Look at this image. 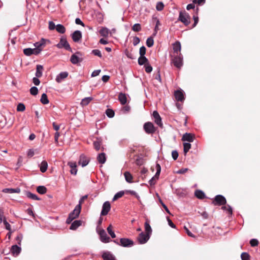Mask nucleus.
<instances>
[{"instance_id":"69168bd1","label":"nucleus","mask_w":260,"mask_h":260,"mask_svg":"<svg viewBox=\"0 0 260 260\" xmlns=\"http://www.w3.org/2000/svg\"><path fill=\"white\" fill-rule=\"evenodd\" d=\"M55 23L52 21H49V29L50 30H53L56 28Z\"/></svg>"},{"instance_id":"774afa93","label":"nucleus","mask_w":260,"mask_h":260,"mask_svg":"<svg viewBox=\"0 0 260 260\" xmlns=\"http://www.w3.org/2000/svg\"><path fill=\"white\" fill-rule=\"evenodd\" d=\"M193 19L194 20V23L192 25V28L194 27L197 25V24H198V21H199V18L197 16H193Z\"/></svg>"},{"instance_id":"a18cd8bd","label":"nucleus","mask_w":260,"mask_h":260,"mask_svg":"<svg viewBox=\"0 0 260 260\" xmlns=\"http://www.w3.org/2000/svg\"><path fill=\"white\" fill-rule=\"evenodd\" d=\"M164 5L162 2H158L156 6V9L157 11H160L164 9Z\"/></svg>"},{"instance_id":"4d7b16f0","label":"nucleus","mask_w":260,"mask_h":260,"mask_svg":"<svg viewBox=\"0 0 260 260\" xmlns=\"http://www.w3.org/2000/svg\"><path fill=\"white\" fill-rule=\"evenodd\" d=\"M146 72L149 73L152 71V67L148 63L145 65Z\"/></svg>"},{"instance_id":"473e14b6","label":"nucleus","mask_w":260,"mask_h":260,"mask_svg":"<svg viewBox=\"0 0 260 260\" xmlns=\"http://www.w3.org/2000/svg\"><path fill=\"white\" fill-rule=\"evenodd\" d=\"M70 60L73 64H77L80 61H81L79 57L77 56L76 54H73L71 56Z\"/></svg>"},{"instance_id":"09e8293b","label":"nucleus","mask_w":260,"mask_h":260,"mask_svg":"<svg viewBox=\"0 0 260 260\" xmlns=\"http://www.w3.org/2000/svg\"><path fill=\"white\" fill-rule=\"evenodd\" d=\"M101 145V142L99 141H96L93 142V146L95 149L99 151L100 149Z\"/></svg>"},{"instance_id":"f257e3e1","label":"nucleus","mask_w":260,"mask_h":260,"mask_svg":"<svg viewBox=\"0 0 260 260\" xmlns=\"http://www.w3.org/2000/svg\"><path fill=\"white\" fill-rule=\"evenodd\" d=\"M178 20L182 22L185 26H187L190 23V16L186 11H181L179 13Z\"/></svg>"},{"instance_id":"bf43d9fd","label":"nucleus","mask_w":260,"mask_h":260,"mask_svg":"<svg viewBox=\"0 0 260 260\" xmlns=\"http://www.w3.org/2000/svg\"><path fill=\"white\" fill-rule=\"evenodd\" d=\"M88 198V195H85L83 196L79 202V204L78 205H80L81 207L82 204L84 203V201Z\"/></svg>"},{"instance_id":"ddd939ff","label":"nucleus","mask_w":260,"mask_h":260,"mask_svg":"<svg viewBox=\"0 0 260 260\" xmlns=\"http://www.w3.org/2000/svg\"><path fill=\"white\" fill-rule=\"evenodd\" d=\"M82 33L80 30L75 31L72 35V38L74 42H78L82 38Z\"/></svg>"},{"instance_id":"f3484780","label":"nucleus","mask_w":260,"mask_h":260,"mask_svg":"<svg viewBox=\"0 0 260 260\" xmlns=\"http://www.w3.org/2000/svg\"><path fill=\"white\" fill-rule=\"evenodd\" d=\"M69 73L67 72H61L56 76L55 80L57 83H60L63 80L66 79Z\"/></svg>"},{"instance_id":"412c9836","label":"nucleus","mask_w":260,"mask_h":260,"mask_svg":"<svg viewBox=\"0 0 260 260\" xmlns=\"http://www.w3.org/2000/svg\"><path fill=\"white\" fill-rule=\"evenodd\" d=\"M118 100L121 104L125 105L127 102V98L125 94L120 92L118 95Z\"/></svg>"},{"instance_id":"b1692460","label":"nucleus","mask_w":260,"mask_h":260,"mask_svg":"<svg viewBox=\"0 0 260 260\" xmlns=\"http://www.w3.org/2000/svg\"><path fill=\"white\" fill-rule=\"evenodd\" d=\"M138 61L140 66L148 63V60L145 56H140L138 58Z\"/></svg>"},{"instance_id":"6e6d98bb","label":"nucleus","mask_w":260,"mask_h":260,"mask_svg":"<svg viewBox=\"0 0 260 260\" xmlns=\"http://www.w3.org/2000/svg\"><path fill=\"white\" fill-rule=\"evenodd\" d=\"M250 244L252 247H255L257 246L258 241L257 239H252L250 241Z\"/></svg>"},{"instance_id":"393cba45","label":"nucleus","mask_w":260,"mask_h":260,"mask_svg":"<svg viewBox=\"0 0 260 260\" xmlns=\"http://www.w3.org/2000/svg\"><path fill=\"white\" fill-rule=\"evenodd\" d=\"M82 224V221L81 220H75L71 224L70 226V229L72 230H76L79 226H80Z\"/></svg>"},{"instance_id":"6e6552de","label":"nucleus","mask_w":260,"mask_h":260,"mask_svg":"<svg viewBox=\"0 0 260 260\" xmlns=\"http://www.w3.org/2000/svg\"><path fill=\"white\" fill-rule=\"evenodd\" d=\"M133 240L128 238H121L119 245L123 247H131L134 245Z\"/></svg>"},{"instance_id":"0eeeda50","label":"nucleus","mask_w":260,"mask_h":260,"mask_svg":"<svg viewBox=\"0 0 260 260\" xmlns=\"http://www.w3.org/2000/svg\"><path fill=\"white\" fill-rule=\"evenodd\" d=\"M156 173L155 176L152 178V179L150 180V184L151 185L155 184L156 180L158 179L159 176L160 175V173L161 171V167L159 164H157L156 165Z\"/></svg>"},{"instance_id":"423d86ee","label":"nucleus","mask_w":260,"mask_h":260,"mask_svg":"<svg viewBox=\"0 0 260 260\" xmlns=\"http://www.w3.org/2000/svg\"><path fill=\"white\" fill-rule=\"evenodd\" d=\"M148 234H146L143 232L141 233L137 237V240L139 244H143L146 243L150 238Z\"/></svg>"},{"instance_id":"37998d69","label":"nucleus","mask_w":260,"mask_h":260,"mask_svg":"<svg viewBox=\"0 0 260 260\" xmlns=\"http://www.w3.org/2000/svg\"><path fill=\"white\" fill-rule=\"evenodd\" d=\"M154 44V40L152 37L148 38L146 40V45L148 47H152Z\"/></svg>"},{"instance_id":"3c124183","label":"nucleus","mask_w":260,"mask_h":260,"mask_svg":"<svg viewBox=\"0 0 260 260\" xmlns=\"http://www.w3.org/2000/svg\"><path fill=\"white\" fill-rule=\"evenodd\" d=\"M25 107L23 104L19 103L17 107V110L20 112H23L25 110Z\"/></svg>"},{"instance_id":"a878e982","label":"nucleus","mask_w":260,"mask_h":260,"mask_svg":"<svg viewBox=\"0 0 260 260\" xmlns=\"http://www.w3.org/2000/svg\"><path fill=\"white\" fill-rule=\"evenodd\" d=\"M144 226H145V231L146 232L145 234H148V235H149L150 236V235L152 234V231L151 228L149 223H148V222L147 221L145 222Z\"/></svg>"},{"instance_id":"7ed1b4c3","label":"nucleus","mask_w":260,"mask_h":260,"mask_svg":"<svg viewBox=\"0 0 260 260\" xmlns=\"http://www.w3.org/2000/svg\"><path fill=\"white\" fill-rule=\"evenodd\" d=\"M56 47L59 49L64 48L67 50L70 51L71 52L72 51L70 45L68 42L66 38H61L59 42L56 45Z\"/></svg>"},{"instance_id":"72a5a7b5","label":"nucleus","mask_w":260,"mask_h":260,"mask_svg":"<svg viewBox=\"0 0 260 260\" xmlns=\"http://www.w3.org/2000/svg\"><path fill=\"white\" fill-rule=\"evenodd\" d=\"M45 40L43 39L41 40L40 42H36L34 45L37 48H42V50L43 49V48L45 46Z\"/></svg>"},{"instance_id":"4468645a","label":"nucleus","mask_w":260,"mask_h":260,"mask_svg":"<svg viewBox=\"0 0 260 260\" xmlns=\"http://www.w3.org/2000/svg\"><path fill=\"white\" fill-rule=\"evenodd\" d=\"M89 159L84 155H81L78 161L79 165H81L83 167L86 166L89 163Z\"/></svg>"},{"instance_id":"e433bc0d","label":"nucleus","mask_w":260,"mask_h":260,"mask_svg":"<svg viewBox=\"0 0 260 260\" xmlns=\"http://www.w3.org/2000/svg\"><path fill=\"white\" fill-rule=\"evenodd\" d=\"M37 191L39 193L43 194L47 192V188L44 186H39L37 188Z\"/></svg>"},{"instance_id":"58836bf2","label":"nucleus","mask_w":260,"mask_h":260,"mask_svg":"<svg viewBox=\"0 0 260 260\" xmlns=\"http://www.w3.org/2000/svg\"><path fill=\"white\" fill-rule=\"evenodd\" d=\"M125 193L124 191H120L116 193L113 198V201H115L117 199L121 198Z\"/></svg>"},{"instance_id":"c85d7f7f","label":"nucleus","mask_w":260,"mask_h":260,"mask_svg":"<svg viewBox=\"0 0 260 260\" xmlns=\"http://www.w3.org/2000/svg\"><path fill=\"white\" fill-rule=\"evenodd\" d=\"M125 180L128 183L133 182V177L129 172H125L124 173Z\"/></svg>"},{"instance_id":"cd10ccee","label":"nucleus","mask_w":260,"mask_h":260,"mask_svg":"<svg viewBox=\"0 0 260 260\" xmlns=\"http://www.w3.org/2000/svg\"><path fill=\"white\" fill-rule=\"evenodd\" d=\"M93 100L92 97L85 98L82 99L80 104L82 106H86Z\"/></svg>"},{"instance_id":"603ef678","label":"nucleus","mask_w":260,"mask_h":260,"mask_svg":"<svg viewBox=\"0 0 260 260\" xmlns=\"http://www.w3.org/2000/svg\"><path fill=\"white\" fill-rule=\"evenodd\" d=\"M241 259L242 260H249L250 255L246 252H243L241 255Z\"/></svg>"},{"instance_id":"13d9d810","label":"nucleus","mask_w":260,"mask_h":260,"mask_svg":"<svg viewBox=\"0 0 260 260\" xmlns=\"http://www.w3.org/2000/svg\"><path fill=\"white\" fill-rule=\"evenodd\" d=\"M146 49L145 46H142L140 48L139 53L140 56H145Z\"/></svg>"},{"instance_id":"5fc2aeb1","label":"nucleus","mask_w":260,"mask_h":260,"mask_svg":"<svg viewBox=\"0 0 260 260\" xmlns=\"http://www.w3.org/2000/svg\"><path fill=\"white\" fill-rule=\"evenodd\" d=\"M92 53L95 56H98L99 57L101 58L102 57V53L100 50L98 49H94L92 51Z\"/></svg>"},{"instance_id":"9d476101","label":"nucleus","mask_w":260,"mask_h":260,"mask_svg":"<svg viewBox=\"0 0 260 260\" xmlns=\"http://www.w3.org/2000/svg\"><path fill=\"white\" fill-rule=\"evenodd\" d=\"M174 96L178 102H183L185 99L183 91L181 89L175 91Z\"/></svg>"},{"instance_id":"a211bd4d","label":"nucleus","mask_w":260,"mask_h":260,"mask_svg":"<svg viewBox=\"0 0 260 260\" xmlns=\"http://www.w3.org/2000/svg\"><path fill=\"white\" fill-rule=\"evenodd\" d=\"M194 135L190 133L184 134L182 138L183 141H188L189 142H193L194 140Z\"/></svg>"},{"instance_id":"aec40b11","label":"nucleus","mask_w":260,"mask_h":260,"mask_svg":"<svg viewBox=\"0 0 260 260\" xmlns=\"http://www.w3.org/2000/svg\"><path fill=\"white\" fill-rule=\"evenodd\" d=\"M21 248L18 247L17 245H15L12 246L11 249V253L13 255L17 256L20 252Z\"/></svg>"},{"instance_id":"2f4dec72","label":"nucleus","mask_w":260,"mask_h":260,"mask_svg":"<svg viewBox=\"0 0 260 260\" xmlns=\"http://www.w3.org/2000/svg\"><path fill=\"white\" fill-rule=\"evenodd\" d=\"M99 32L102 36L107 37L109 33V30L106 27H102Z\"/></svg>"},{"instance_id":"338daca9","label":"nucleus","mask_w":260,"mask_h":260,"mask_svg":"<svg viewBox=\"0 0 260 260\" xmlns=\"http://www.w3.org/2000/svg\"><path fill=\"white\" fill-rule=\"evenodd\" d=\"M3 222L5 225L6 229L7 230L10 231H11V225H10V224L5 219L4 220Z\"/></svg>"},{"instance_id":"f03ea898","label":"nucleus","mask_w":260,"mask_h":260,"mask_svg":"<svg viewBox=\"0 0 260 260\" xmlns=\"http://www.w3.org/2000/svg\"><path fill=\"white\" fill-rule=\"evenodd\" d=\"M172 61L174 66L180 69L183 65V58L181 53L179 55H171Z\"/></svg>"},{"instance_id":"bb28decb","label":"nucleus","mask_w":260,"mask_h":260,"mask_svg":"<svg viewBox=\"0 0 260 260\" xmlns=\"http://www.w3.org/2000/svg\"><path fill=\"white\" fill-rule=\"evenodd\" d=\"M36 76L37 77L39 78L42 76V71L43 67L42 66L38 64L37 66Z\"/></svg>"},{"instance_id":"0e129e2a","label":"nucleus","mask_w":260,"mask_h":260,"mask_svg":"<svg viewBox=\"0 0 260 260\" xmlns=\"http://www.w3.org/2000/svg\"><path fill=\"white\" fill-rule=\"evenodd\" d=\"M172 156L174 160H176L178 157V153L177 151L174 150L172 152Z\"/></svg>"},{"instance_id":"a19ab883","label":"nucleus","mask_w":260,"mask_h":260,"mask_svg":"<svg viewBox=\"0 0 260 260\" xmlns=\"http://www.w3.org/2000/svg\"><path fill=\"white\" fill-rule=\"evenodd\" d=\"M183 151L185 155L191 148V144L189 143H184L183 144Z\"/></svg>"},{"instance_id":"680f3d73","label":"nucleus","mask_w":260,"mask_h":260,"mask_svg":"<svg viewBox=\"0 0 260 260\" xmlns=\"http://www.w3.org/2000/svg\"><path fill=\"white\" fill-rule=\"evenodd\" d=\"M155 20H156V25L154 28V31L155 32V34L157 32V31L159 30L158 26L160 25L159 21L158 19H157L156 18H155Z\"/></svg>"},{"instance_id":"ea45409f","label":"nucleus","mask_w":260,"mask_h":260,"mask_svg":"<svg viewBox=\"0 0 260 260\" xmlns=\"http://www.w3.org/2000/svg\"><path fill=\"white\" fill-rule=\"evenodd\" d=\"M113 227L111 224H110L109 226L107 228V232L111 236L112 238H114L116 237V235L114 232L113 231Z\"/></svg>"},{"instance_id":"864d4df0","label":"nucleus","mask_w":260,"mask_h":260,"mask_svg":"<svg viewBox=\"0 0 260 260\" xmlns=\"http://www.w3.org/2000/svg\"><path fill=\"white\" fill-rule=\"evenodd\" d=\"M130 110H131L130 106H128V105H126L122 107V108L121 109V111L123 113L125 114V113L129 112L130 111Z\"/></svg>"},{"instance_id":"79ce46f5","label":"nucleus","mask_w":260,"mask_h":260,"mask_svg":"<svg viewBox=\"0 0 260 260\" xmlns=\"http://www.w3.org/2000/svg\"><path fill=\"white\" fill-rule=\"evenodd\" d=\"M106 114L108 117L109 118H112L114 116L115 113L114 111L111 109H108L106 111Z\"/></svg>"},{"instance_id":"20e7f679","label":"nucleus","mask_w":260,"mask_h":260,"mask_svg":"<svg viewBox=\"0 0 260 260\" xmlns=\"http://www.w3.org/2000/svg\"><path fill=\"white\" fill-rule=\"evenodd\" d=\"M226 200L225 198L222 195H217L215 197L214 200L212 201V204L216 206H221L225 205Z\"/></svg>"},{"instance_id":"e2e57ef3","label":"nucleus","mask_w":260,"mask_h":260,"mask_svg":"<svg viewBox=\"0 0 260 260\" xmlns=\"http://www.w3.org/2000/svg\"><path fill=\"white\" fill-rule=\"evenodd\" d=\"M140 39L138 37H135L133 38V43L134 46H136L140 42Z\"/></svg>"},{"instance_id":"2eb2a0df","label":"nucleus","mask_w":260,"mask_h":260,"mask_svg":"<svg viewBox=\"0 0 260 260\" xmlns=\"http://www.w3.org/2000/svg\"><path fill=\"white\" fill-rule=\"evenodd\" d=\"M181 44L179 41H176L173 44V49L174 51L173 54L179 55L181 51Z\"/></svg>"},{"instance_id":"c03bdc74","label":"nucleus","mask_w":260,"mask_h":260,"mask_svg":"<svg viewBox=\"0 0 260 260\" xmlns=\"http://www.w3.org/2000/svg\"><path fill=\"white\" fill-rule=\"evenodd\" d=\"M132 29L133 31L136 32H138L141 30V26L139 23L135 24L132 27Z\"/></svg>"},{"instance_id":"c756f323","label":"nucleus","mask_w":260,"mask_h":260,"mask_svg":"<svg viewBox=\"0 0 260 260\" xmlns=\"http://www.w3.org/2000/svg\"><path fill=\"white\" fill-rule=\"evenodd\" d=\"M195 196L199 199H203L205 197L204 192L201 190H197L194 193Z\"/></svg>"},{"instance_id":"c9c22d12","label":"nucleus","mask_w":260,"mask_h":260,"mask_svg":"<svg viewBox=\"0 0 260 260\" xmlns=\"http://www.w3.org/2000/svg\"><path fill=\"white\" fill-rule=\"evenodd\" d=\"M56 29L60 34H64L66 31V28L62 24H57L56 26Z\"/></svg>"},{"instance_id":"1a4fd4ad","label":"nucleus","mask_w":260,"mask_h":260,"mask_svg":"<svg viewBox=\"0 0 260 260\" xmlns=\"http://www.w3.org/2000/svg\"><path fill=\"white\" fill-rule=\"evenodd\" d=\"M111 205L108 201L105 202L102 207V210L101 213L102 216H105L108 214V212L110 210Z\"/></svg>"},{"instance_id":"4be33fe9","label":"nucleus","mask_w":260,"mask_h":260,"mask_svg":"<svg viewBox=\"0 0 260 260\" xmlns=\"http://www.w3.org/2000/svg\"><path fill=\"white\" fill-rule=\"evenodd\" d=\"M104 260H115V257L110 252H104L102 255Z\"/></svg>"},{"instance_id":"f704fd0d","label":"nucleus","mask_w":260,"mask_h":260,"mask_svg":"<svg viewBox=\"0 0 260 260\" xmlns=\"http://www.w3.org/2000/svg\"><path fill=\"white\" fill-rule=\"evenodd\" d=\"M40 101L43 104H44V105L47 104L49 103V102L48 99L47 95L46 93H43L42 94V96H41V98L40 99Z\"/></svg>"},{"instance_id":"4c0bfd02","label":"nucleus","mask_w":260,"mask_h":260,"mask_svg":"<svg viewBox=\"0 0 260 260\" xmlns=\"http://www.w3.org/2000/svg\"><path fill=\"white\" fill-rule=\"evenodd\" d=\"M26 196L29 199H31L34 200H40V198H39L35 194L32 193L30 192H26Z\"/></svg>"},{"instance_id":"dca6fc26","label":"nucleus","mask_w":260,"mask_h":260,"mask_svg":"<svg viewBox=\"0 0 260 260\" xmlns=\"http://www.w3.org/2000/svg\"><path fill=\"white\" fill-rule=\"evenodd\" d=\"M153 116L154 118L155 122L159 126L161 127L162 125V123L161 122V117L158 114V113L156 111H154L153 112Z\"/></svg>"},{"instance_id":"8fccbe9b","label":"nucleus","mask_w":260,"mask_h":260,"mask_svg":"<svg viewBox=\"0 0 260 260\" xmlns=\"http://www.w3.org/2000/svg\"><path fill=\"white\" fill-rule=\"evenodd\" d=\"M125 193L126 194H130L131 195L135 196L138 199L140 198L139 196L137 194V193L133 190H126L124 191Z\"/></svg>"},{"instance_id":"9b49d317","label":"nucleus","mask_w":260,"mask_h":260,"mask_svg":"<svg viewBox=\"0 0 260 260\" xmlns=\"http://www.w3.org/2000/svg\"><path fill=\"white\" fill-rule=\"evenodd\" d=\"M81 207L80 205H77L75 207L74 210L72 212H71L69 215L75 219L79 216L81 212Z\"/></svg>"},{"instance_id":"de8ad7c7","label":"nucleus","mask_w":260,"mask_h":260,"mask_svg":"<svg viewBox=\"0 0 260 260\" xmlns=\"http://www.w3.org/2000/svg\"><path fill=\"white\" fill-rule=\"evenodd\" d=\"M32 49L31 48H26L23 50L24 54L26 56H30L32 54Z\"/></svg>"},{"instance_id":"6ab92c4d","label":"nucleus","mask_w":260,"mask_h":260,"mask_svg":"<svg viewBox=\"0 0 260 260\" xmlns=\"http://www.w3.org/2000/svg\"><path fill=\"white\" fill-rule=\"evenodd\" d=\"M68 165L71 168L70 171L71 173L73 175H76L77 174V165L76 162H69Z\"/></svg>"},{"instance_id":"052dcab7","label":"nucleus","mask_w":260,"mask_h":260,"mask_svg":"<svg viewBox=\"0 0 260 260\" xmlns=\"http://www.w3.org/2000/svg\"><path fill=\"white\" fill-rule=\"evenodd\" d=\"M32 49V54L38 55L42 51V48H34Z\"/></svg>"},{"instance_id":"f8f14e48","label":"nucleus","mask_w":260,"mask_h":260,"mask_svg":"<svg viewBox=\"0 0 260 260\" xmlns=\"http://www.w3.org/2000/svg\"><path fill=\"white\" fill-rule=\"evenodd\" d=\"M100 239L104 243H108L110 241V238L108 237L104 230H101L99 232Z\"/></svg>"},{"instance_id":"7c9ffc66","label":"nucleus","mask_w":260,"mask_h":260,"mask_svg":"<svg viewBox=\"0 0 260 260\" xmlns=\"http://www.w3.org/2000/svg\"><path fill=\"white\" fill-rule=\"evenodd\" d=\"M48 168V164L46 160H43L42 161L41 165H40V171L42 173H44L46 171Z\"/></svg>"},{"instance_id":"49530a36","label":"nucleus","mask_w":260,"mask_h":260,"mask_svg":"<svg viewBox=\"0 0 260 260\" xmlns=\"http://www.w3.org/2000/svg\"><path fill=\"white\" fill-rule=\"evenodd\" d=\"M30 93L32 95H36L38 93V88L35 86L32 87L30 89Z\"/></svg>"},{"instance_id":"39448f33","label":"nucleus","mask_w":260,"mask_h":260,"mask_svg":"<svg viewBox=\"0 0 260 260\" xmlns=\"http://www.w3.org/2000/svg\"><path fill=\"white\" fill-rule=\"evenodd\" d=\"M143 128L145 132L148 134H152L156 131L153 124L151 122H146L144 124Z\"/></svg>"},{"instance_id":"5701e85b","label":"nucleus","mask_w":260,"mask_h":260,"mask_svg":"<svg viewBox=\"0 0 260 260\" xmlns=\"http://www.w3.org/2000/svg\"><path fill=\"white\" fill-rule=\"evenodd\" d=\"M97 160L100 164H104L106 160L105 153L104 152L100 153L97 157Z\"/></svg>"}]
</instances>
